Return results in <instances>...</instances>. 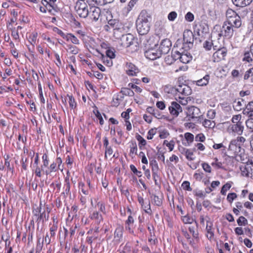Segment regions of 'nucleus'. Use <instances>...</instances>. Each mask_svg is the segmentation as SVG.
<instances>
[{
    "label": "nucleus",
    "instance_id": "obj_54",
    "mask_svg": "<svg viewBox=\"0 0 253 253\" xmlns=\"http://www.w3.org/2000/svg\"><path fill=\"white\" fill-rule=\"evenodd\" d=\"M253 76V67L250 68L249 70H247L244 77V79L245 80H248L250 78H251Z\"/></svg>",
    "mask_w": 253,
    "mask_h": 253
},
{
    "label": "nucleus",
    "instance_id": "obj_40",
    "mask_svg": "<svg viewBox=\"0 0 253 253\" xmlns=\"http://www.w3.org/2000/svg\"><path fill=\"white\" fill-rule=\"evenodd\" d=\"M212 40L209 39L203 43V47L206 50H210L212 48Z\"/></svg>",
    "mask_w": 253,
    "mask_h": 253
},
{
    "label": "nucleus",
    "instance_id": "obj_56",
    "mask_svg": "<svg viewBox=\"0 0 253 253\" xmlns=\"http://www.w3.org/2000/svg\"><path fill=\"white\" fill-rule=\"evenodd\" d=\"M250 52H246L244 54V58L243 59V60L244 61H247L248 62H251L253 61V59L252 57L251 56L250 54Z\"/></svg>",
    "mask_w": 253,
    "mask_h": 253
},
{
    "label": "nucleus",
    "instance_id": "obj_21",
    "mask_svg": "<svg viewBox=\"0 0 253 253\" xmlns=\"http://www.w3.org/2000/svg\"><path fill=\"white\" fill-rule=\"evenodd\" d=\"M184 138L185 141H183V144L186 146H189L193 142L194 136L190 132H186L184 133Z\"/></svg>",
    "mask_w": 253,
    "mask_h": 253
},
{
    "label": "nucleus",
    "instance_id": "obj_12",
    "mask_svg": "<svg viewBox=\"0 0 253 253\" xmlns=\"http://www.w3.org/2000/svg\"><path fill=\"white\" fill-rule=\"evenodd\" d=\"M187 114V116L191 119H197L201 115L200 109L195 106L188 107Z\"/></svg>",
    "mask_w": 253,
    "mask_h": 253
},
{
    "label": "nucleus",
    "instance_id": "obj_35",
    "mask_svg": "<svg viewBox=\"0 0 253 253\" xmlns=\"http://www.w3.org/2000/svg\"><path fill=\"white\" fill-rule=\"evenodd\" d=\"M204 127L209 128H212L215 126V124L213 121L205 119L203 122Z\"/></svg>",
    "mask_w": 253,
    "mask_h": 253
},
{
    "label": "nucleus",
    "instance_id": "obj_20",
    "mask_svg": "<svg viewBox=\"0 0 253 253\" xmlns=\"http://www.w3.org/2000/svg\"><path fill=\"white\" fill-rule=\"evenodd\" d=\"M245 102L242 99L235 100L233 103V107L235 110L237 111H241L245 106Z\"/></svg>",
    "mask_w": 253,
    "mask_h": 253
},
{
    "label": "nucleus",
    "instance_id": "obj_37",
    "mask_svg": "<svg viewBox=\"0 0 253 253\" xmlns=\"http://www.w3.org/2000/svg\"><path fill=\"white\" fill-rule=\"evenodd\" d=\"M121 92L125 95L129 96H133L134 94L133 91L128 87H123Z\"/></svg>",
    "mask_w": 253,
    "mask_h": 253
},
{
    "label": "nucleus",
    "instance_id": "obj_13",
    "mask_svg": "<svg viewBox=\"0 0 253 253\" xmlns=\"http://www.w3.org/2000/svg\"><path fill=\"white\" fill-rule=\"evenodd\" d=\"M137 200L144 211L149 214H151L152 210L150 202L149 201L145 202L143 198L139 195L137 196Z\"/></svg>",
    "mask_w": 253,
    "mask_h": 253
},
{
    "label": "nucleus",
    "instance_id": "obj_27",
    "mask_svg": "<svg viewBox=\"0 0 253 253\" xmlns=\"http://www.w3.org/2000/svg\"><path fill=\"white\" fill-rule=\"evenodd\" d=\"M206 230L208 233V238L211 239H212L214 236V233L212 230V223L209 220L207 221Z\"/></svg>",
    "mask_w": 253,
    "mask_h": 253
},
{
    "label": "nucleus",
    "instance_id": "obj_9",
    "mask_svg": "<svg viewBox=\"0 0 253 253\" xmlns=\"http://www.w3.org/2000/svg\"><path fill=\"white\" fill-rule=\"evenodd\" d=\"M171 46L170 41L168 39H165L162 41L158 49L162 55L166 54L170 50Z\"/></svg>",
    "mask_w": 253,
    "mask_h": 253
},
{
    "label": "nucleus",
    "instance_id": "obj_53",
    "mask_svg": "<svg viewBox=\"0 0 253 253\" xmlns=\"http://www.w3.org/2000/svg\"><path fill=\"white\" fill-rule=\"evenodd\" d=\"M189 231L192 234L193 237L195 239L198 238V233L197 231H195V228L194 226H189L188 227Z\"/></svg>",
    "mask_w": 253,
    "mask_h": 253
},
{
    "label": "nucleus",
    "instance_id": "obj_57",
    "mask_svg": "<svg viewBox=\"0 0 253 253\" xmlns=\"http://www.w3.org/2000/svg\"><path fill=\"white\" fill-rule=\"evenodd\" d=\"M114 0H95V3L99 5H104L112 2Z\"/></svg>",
    "mask_w": 253,
    "mask_h": 253
},
{
    "label": "nucleus",
    "instance_id": "obj_10",
    "mask_svg": "<svg viewBox=\"0 0 253 253\" xmlns=\"http://www.w3.org/2000/svg\"><path fill=\"white\" fill-rule=\"evenodd\" d=\"M212 55V59L214 62H219L224 59L227 54V49L225 47L217 49Z\"/></svg>",
    "mask_w": 253,
    "mask_h": 253
},
{
    "label": "nucleus",
    "instance_id": "obj_5",
    "mask_svg": "<svg viewBox=\"0 0 253 253\" xmlns=\"http://www.w3.org/2000/svg\"><path fill=\"white\" fill-rule=\"evenodd\" d=\"M227 20L225 22L234 24V27L239 28L241 25L240 17L231 9H228L226 13Z\"/></svg>",
    "mask_w": 253,
    "mask_h": 253
},
{
    "label": "nucleus",
    "instance_id": "obj_51",
    "mask_svg": "<svg viewBox=\"0 0 253 253\" xmlns=\"http://www.w3.org/2000/svg\"><path fill=\"white\" fill-rule=\"evenodd\" d=\"M242 116L240 114L234 115L232 118V122L233 124H237L238 123H242L241 122Z\"/></svg>",
    "mask_w": 253,
    "mask_h": 253
},
{
    "label": "nucleus",
    "instance_id": "obj_49",
    "mask_svg": "<svg viewBox=\"0 0 253 253\" xmlns=\"http://www.w3.org/2000/svg\"><path fill=\"white\" fill-rule=\"evenodd\" d=\"M138 0H130V1L128 2V4L127 7L126 8V12L128 13L132 8V7L134 6L135 4Z\"/></svg>",
    "mask_w": 253,
    "mask_h": 253
},
{
    "label": "nucleus",
    "instance_id": "obj_43",
    "mask_svg": "<svg viewBox=\"0 0 253 253\" xmlns=\"http://www.w3.org/2000/svg\"><path fill=\"white\" fill-rule=\"evenodd\" d=\"M41 238H38L37 243L36 247V251L37 253H40L43 248L44 242L42 240L41 242Z\"/></svg>",
    "mask_w": 253,
    "mask_h": 253
},
{
    "label": "nucleus",
    "instance_id": "obj_28",
    "mask_svg": "<svg viewBox=\"0 0 253 253\" xmlns=\"http://www.w3.org/2000/svg\"><path fill=\"white\" fill-rule=\"evenodd\" d=\"M59 169V168L56 166V164L53 162L51 163L47 169L45 170V174L48 175L52 172H56Z\"/></svg>",
    "mask_w": 253,
    "mask_h": 253
},
{
    "label": "nucleus",
    "instance_id": "obj_3",
    "mask_svg": "<svg viewBox=\"0 0 253 253\" xmlns=\"http://www.w3.org/2000/svg\"><path fill=\"white\" fill-rule=\"evenodd\" d=\"M234 28H236L234 27V24L224 22L222 27H220L219 31L218 32V36L229 39L233 35Z\"/></svg>",
    "mask_w": 253,
    "mask_h": 253
},
{
    "label": "nucleus",
    "instance_id": "obj_33",
    "mask_svg": "<svg viewBox=\"0 0 253 253\" xmlns=\"http://www.w3.org/2000/svg\"><path fill=\"white\" fill-rule=\"evenodd\" d=\"M79 188L80 190H81L82 193L85 195H87L89 194L88 189H89L87 185H86L84 183L80 182L79 183Z\"/></svg>",
    "mask_w": 253,
    "mask_h": 253
},
{
    "label": "nucleus",
    "instance_id": "obj_24",
    "mask_svg": "<svg viewBox=\"0 0 253 253\" xmlns=\"http://www.w3.org/2000/svg\"><path fill=\"white\" fill-rule=\"evenodd\" d=\"M124 227L119 225L118 226L114 232V239L116 241H120L123 237Z\"/></svg>",
    "mask_w": 253,
    "mask_h": 253
},
{
    "label": "nucleus",
    "instance_id": "obj_45",
    "mask_svg": "<svg viewBox=\"0 0 253 253\" xmlns=\"http://www.w3.org/2000/svg\"><path fill=\"white\" fill-rule=\"evenodd\" d=\"M130 169L133 172V173L137 175L138 177H140L142 176V174L141 171L138 170L133 165H130Z\"/></svg>",
    "mask_w": 253,
    "mask_h": 253
},
{
    "label": "nucleus",
    "instance_id": "obj_14",
    "mask_svg": "<svg viewBox=\"0 0 253 253\" xmlns=\"http://www.w3.org/2000/svg\"><path fill=\"white\" fill-rule=\"evenodd\" d=\"M126 72L127 75L131 76H136L139 72L138 69L132 63H127L126 66Z\"/></svg>",
    "mask_w": 253,
    "mask_h": 253
},
{
    "label": "nucleus",
    "instance_id": "obj_7",
    "mask_svg": "<svg viewBox=\"0 0 253 253\" xmlns=\"http://www.w3.org/2000/svg\"><path fill=\"white\" fill-rule=\"evenodd\" d=\"M144 54L146 58L151 60H156L162 56L157 45H155L154 47L146 50Z\"/></svg>",
    "mask_w": 253,
    "mask_h": 253
},
{
    "label": "nucleus",
    "instance_id": "obj_63",
    "mask_svg": "<svg viewBox=\"0 0 253 253\" xmlns=\"http://www.w3.org/2000/svg\"><path fill=\"white\" fill-rule=\"evenodd\" d=\"M177 15V14L176 12H175V11L170 12L168 14V19L170 21H173L176 18Z\"/></svg>",
    "mask_w": 253,
    "mask_h": 253
},
{
    "label": "nucleus",
    "instance_id": "obj_1",
    "mask_svg": "<svg viewBox=\"0 0 253 253\" xmlns=\"http://www.w3.org/2000/svg\"><path fill=\"white\" fill-rule=\"evenodd\" d=\"M150 17L145 10L139 14L136 21V29L139 34L144 35L148 33L150 27Z\"/></svg>",
    "mask_w": 253,
    "mask_h": 253
},
{
    "label": "nucleus",
    "instance_id": "obj_46",
    "mask_svg": "<svg viewBox=\"0 0 253 253\" xmlns=\"http://www.w3.org/2000/svg\"><path fill=\"white\" fill-rule=\"evenodd\" d=\"M237 197V195L235 193H229L227 197V201L229 203H232L233 201Z\"/></svg>",
    "mask_w": 253,
    "mask_h": 253
},
{
    "label": "nucleus",
    "instance_id": "obj_23",
    "mask_svg": "<svg viewBox=\"0 0 253 253\" xmlns=\"http://www.w3.org/2000/svg\"><path fill=\"white\" fill-rule=\"evenodd\" d=\"M210 79V75H206L203 78L195 81V84L198 86H206L208 84Z\"/></svg>",
    "mask_w": 253,
    "mask_h": 253
},
{
    "label": "nucleus",
    "instance_id": "obj_19",
    "mask_svg": "<svg viewBox=\"0 0 253 253\" xmlns=\"http://www.w3.org/2000/svg\"><path fill=\"white\" fill-rule=\"evenodd\" d=\"M43 6H40V10L42 13H46L48 12L50 13L53 9V5L48 3V1L46 0H42Z\"/></svg>",
    "mask_w": 253,
    "mask_h": 253
},
{
    "label": "nucleus",
    "instance_id": "obj_61",
    "mask_svg": "<svg viewBox=\"0 0 253 253\" xmlns=\"http://www.w3.org/2000/svg\"><path fill=\"white\" fill-rule=\"evenodd\" d=\"M202 168L206 172L208 173H211V166L206 163H203L202 164Z\"/></svg>",
    "mask_w": 253,
    "mask_h": 253
},
{
    "label": "nucleus",
    "instance_id": "obj_62",
    "mask_svg": "<svg viewBox=\"0 0 253 253\" xmlns=\"http://www.w3.org/2000/svg\"><path fill=\"white\" fill-rule=\"evenodd\" d=\"M185 19L188 22H192L194 20V16L191 12H188L185 16Z\"/></svg>",
    "mask_w": 253,
    "mask_h": 253
},
{
    "label": "nucleus",
    "instance_id": "obj_58",
    "mask_svg": "<svg viewBox=\"0 0 253 253\" xmlns=\"http://www.w3.org/2000/svg\"><path fill=\"white\" fill-rule=\"evenodd\" d=\"M195 139L197 142H203L205 141L206 137L203 133H199L196 135Z\"/></svg>",
    "mask_w": 253,
    "mask_h": 253
},
{
    "label": "nucleus",
    "instance_id": "obj_31",
    "mask_svg": "<svg viewBox=\"0 0 253 253\" xmlns=\"http://www.w3.org/2000/svg\"><path fill=\"white\" fill-rule=\"evenodd\" d=\"M108 25H109L112 28L114 33V36L116 37V35H117L120 32V29L117 28V26H115V23L114 20H111L108 21Z\"/></svg>",
    "mask_w": 253,
    "mask_h": 253
},
{
    "label": "nucleus",
    "instance_id": "obj_17",
    "mask_svg": "<svg viewBox=\"0 0 253 253\" xmlns=\"http://www.w3.org/2000/svg\"><path fill=\"white\" fill-rule=\"evenodd\" d=\"M183 41L184 43L192 45L194 42V36L191 31L185 30L183 33Z\"/></svg>",
    "mask_w": 253,
    "mask_h": 253
},
{
    "label": "nucleus",
    "instance_id": "obj_34",
    "mask_svg": "<svg viewBox=\"0 0 253 253\" xmlns=\"http://www.w3.org/2000/svg\"><path fill=\"white\" fill-rule=\"evenodd\" d=\"M38 36V34L37 32H32L29 35V42L31 43L32 45H34L36 44Z\"/></svg>",
    "mask_w": 253,
    "mask_h": 253
},
{
    "label": "nucleus",
    "instance_id": "obj_26",
    "mask_svg": "<svg viewBox=\"0 0 253 253\" xmlns=\"http://www.w3.org/2000/svg\"><path fill=\"white\" fill-rule=\"evenodd\" d=\"M90 216V218L94 220L97 224H99L103 219L102 215L97 211H94Z\"/></svg>",
    "mask_w": 253,
    "mask_h": 253
},
{
    "label": "nucleus",
    "instance_id": "obj_38",
    "mask_svg": "<svg viewBox=\"0 0 253 253\" xmlns=\"http://www.w3.org/2000/svg\"><path fill=\"white\" fill-rule=\"evenodd\" d=\"M163 145L167 146L169 148V151H172L175 145V142L173 140H171L170 141L165 140L163 142Z\"/></svg>",
    "mask_w": 253,
    "mask_h": 253
},
{
    "label": "nucleus",
    "instance_id": "obj_42",
    "mask_svg": "<svg viewBox=\"0 0 253 253\" xmlns=\"http://www.w3.org/2000/svg\"><path fill=\"white\" fill-rule=\"evenodd\" d=\"M152 200L153 201V202L154 204L157 206H160L162 204V199L159 198L158 196H156L155 195H152L151 196Z\"/></svg>",
    "mask_w": 253,
    "mask_h": 253
},
{
    "label": "nucleus",
    "instance_id": "obj_41",
    "mask_svg": "<svg viewBox=\"0 0 253 253\" xmlns=\"http://www.w3.org/2000/svg\"><path fill=\"white\" fill-rule=\"evenodd\" d=\"M181 219L184 224H191L194 221V219L188 214L182 216Z\"/></svg>",
    "mask_w": 253,
    "mask_h": 253
},
{
    "label": "nucleus",
    "instance_id": "obj_64",
    "mask_svg": "<svg viewBox=\"0 0 253 253\" xmlns=\"http://www.w3.org/2000/svg\"><path fill=\"white\" fill-rule=\"evenodd\" d=\"M246 124L248 128L253 131V119L251 118L247 120L246 122Z\"/></svg>",
    "mask_w": 253,
    "mask_h": 253
},
{
    "label": "nucleus",
    "instance_id": "obj_2",
    "mask_svg": "<svg viewBox=\"0 0 253 253\" xmlns=\"http://www.w3.org/2000/svg\"><path fill=\"white\" fill-rule=\"evenodd\" d=\"M246 139L243 136H238L232 139L229 143L228 151L232 157H234L241 152Z\"/></svg>",
    "mask_w": 253,
    "mask_h": 253
},
{
    "label": "nucleus",
    "instance_id": "obj_59",
    "mask_svg": "<svg viewBox=\"0 0 253 253\" xmlns=\"http://www.w3.org/2000/svg\"><path fill=\"white\" fill-rule=\"evenodd\" d=\"M68 50L70 53L73 54H77L79 52V49L72 45H68Z\"/></svg>",
    "mask_w": 253,
    "mask_h": 253
},
{
    "label": "nucleus",
    "instance_id": "obj_22",
    "mask_svg": "<svg viewBox=\"0 0 253 253\" xmlns=\"http://www.w3.org/2000/svg\"><path fill=\"white\" fill-rule=\"evenodd\" d=\"M243 113L249 117H253V102H250L243 110Z\"/></svg>",
    "mask_w": 253,
    "mask_h": 253
},
{
    "label": "nucleus",
    "instance_id": "obj_6",
    "mask_svg": "<svg viewBox=\"0 0 253 253\" xmlns=\"http://www.w3.org/2000/svg\"><path fill=\"white\" fill-rule=\"evenodd\" d=\"M77 14L82 18H86L89 14L87 4L84 1H77L75 7Z\"/></svg>",
    "mask_w": 253,
    "mask_h": 253
},
{
    "label": "nucleus",
    "instance_id": "obj_47",
    "mask_svg": "<svg viewBox=\"0 0 253 253\" xmlns=\"http://www.w3.org/2000/svg\"><path fill=\"white\" fill-rule=\"evenodd\" d=\"M185 156L186 158L192 161L194 160L193 158V152L189 149H184Z\"/></svg>",
    "mask_w": 253,
    "mask_h": 253
},
{
    "label": "nucleus",
    "instance_id": "obj_30",
    "mask_svg": "<svg viewBox=\"0 0 253 253\" xmlns=\"http://www.w3.org/2000/svg\"><path fill=\"white\" fill-rule=\"evenodd\" d=\"M68 100L70 107L71 109H74L76 107V102L74 98L72 95H67V97L65 98V102Z\"/></svg>",
    "mask_w": 253,
    "mask_h": 253
},
{
    "label": "nucleus",
    "instance_id": "obj_55",
    "mask_svg": "<svg viewBox=\"0 0 253 253\" xmlns=\"http://www.w3.org/2000/svg\"><path fill=\"white\" fill-rule=\"evenodd\" d=\"M156 131L157 129L155 128L150 129L148 132L147 138L149 140L152 139L154 135L156 134Z\"/></svg>",
    "mask_w": 253,
    "mask_h": 253
},
{
    "label": "nucleus",
    "instance_id": "obj_44",
    "mask_svg": "<svg viewBox=\"0 0 253 253\" xmlns=\"http://www.w3.org/2000/svg\"><path fill=\"white\" fill-rule=\"evenodd\" d=\"M150 165L151 167L152 171H159V166L155 160L150 161Z\"/></svg>",
    "mask_w": 253,
    "mask_h": 253
},
{
    "label": "nucleus",
    "instance_id": "obj_29",
    "mask_svg": "<svg viewBox=\"0 0 253 253\" xmlns=\"http://www.w3.org/2000/svg\"><path fill=\"white\" fill-rule=\"evenodd\" d=\"M66 40L71 42L73 44H79L80 41L78 39L71 33H67V36L66 37Z\"/></svg>",
    "mask_w": 253,
    "mask_h": 253
},
{
    "label": "nucleus",
    "instance_id": "obj_11",
    "mask_svg": "<svg viewBox=\"0 0 253 253\" xmlns=\"http://www.w3.org/2000/svg\"><path fill=\"white\" fill-rule=\"evenodd\" d=\"M170 114L176 117L179 113L182 111V109L179 103L175 101H172L169 107Z\"/></svg>",
    "mask_w": 253,
    "mask_h": 253
},
{
    "label": "nucleus",
    "instance_id": "obj_8",
    "mask_svg": "<svg viewBox=\"0 0 253 253\" xmlns=\"http://www.w3.org/2000/svg\"><path fill=\"white\" fill-rule=\"evenodd\" d=\"M172 56L175 60L179 59L181 62L187 64L192 60V56L187 52L186 53H180L179 51H175Z\"/></svg>",
    "mask_w": 253,
    "mask_h": 253
},
{
    "label": "nucleus",
    "instance_id": "obj_25",
    "mask_svg": "<svg viewBox=\"0 0 253 253\" xmlns=\"http://www.w3.org/2000/svg\"><path fill=\"white\" fill-rule=\"evenodd\" d=\"M253 0H232L234 5L238 7H245L249 5Z\"/></svg>",
    "mask_w": 253,
    "mask_h": 253
},
{
    "label": "nucleus",
    "instance_id": "obj_52",
    "mask_svg": "<svg viewBox=\"0 0 253 253\" xmlns=\"http://www.w3.org/2000/svg\"><path fill=\"white\" fill-rule=\"evenodd\" d=\"M57 223H54L52 226L50 228V236L54 237L55 235V232L57 230Z\"/></svg>",
    "mask_w": 253,
    "mask_h": 253
},
{
    "label": "nucleus",
    "instance_id": "obj_39",
    "mask_svg": "<svg viewBox=\"0 0 253 253\" xmlns=\"http://www.w3.org/2000/svg\"><path fill=\"white\" fill-rule=\"evenodd\" d=\"M220 37H219L217 40H212V42L213 43V46L212 48L213 50H215L216 49L219 48H221L223 47L222 46V44L221 43V42L219 41Z\"/></svg>",
    "mask_w": 253,
    "mask_h": 253
},
{
    "label": "nucleus",
    "instance_id": "obj_16",
    "mask_svg": "<svg viewBox=\"0 0 253 253\" xmlns=\"http://www.w3.org/2000/svg\"><path fill=\"white\" fill-rule=\"evenodd\" d=\"M229 130H231L233 133H235L238 135H241L244 129V126L242 123L233 124L229 126Z\"/></svg>",
    "mask_w": 253,
    "mask_h": 253
},
{
    "label": "nucleus",
    "instance_id": "obj_36",
    "mask_svg": "<svg viewBox=\"0 0 253 253\" xmlns=\"http://www.w3.org/2000/svg\"><path fill=\"white\" fill-rule=\"evenodd\" d=\"M211 165L215 169L223 168V164L221 162H219L217 158L213 159V161L211 163Z\"/></svg>",
    "mask_w": 253,
    "mask_h": 253
},
{
    "label": "nucleus",
    "instance_id": "obj_4",
    "mask_svg": "<svg viewBox=\"0 0 253 253\" xmlns=\"http://www.w3.org/2000/svg\"><path fill=\"white\" fill-rule=\"evenodd\" d=\"M119 33L116 35V37H114L118 39V48L119 49H122L124 48H126L130 46L133 43V42L135 41L132 35L128 34L123 35L119 38Z\"/></svg>",
    "mask_w": 253,
    "mask_h": 253
},
{
    "label": "nucleus",
    "instance_id": "obj_50",
    "mask_svg": "<svg viewBox=\"0 0 253 253\" xmlns=\"http://www.w3.org/2000/svg\"><path fill=\"white\" fill-rule=\"evenodd\" d=\"M34 168L35 169H33V171L34 172L36 176L38 177H41L42 175V171L40 167H39L38 165H35V166H34Z\"/></svg>",
    "mask_w": 253,
    "mask_h": 253
},
{
    "label": "nucleus",
    "instance_id": "obj_48",
    "mask_svg": "<svg viewBox=\"0 0 253 253\" xmlns=\"http://www.w3.org/2000/svg\"><path fill=\"white\" fill-rule=\"evenodd\" d=\"M237 222L239 226H245L248 223L247 219L243 216H240L239 218L237 219Z\"/></svg>",
    "mask_w": 253,
    "mask_h": 253
},
{
    "label": "nucleus",
    "instance_id": "obj_60",
    "mask_svg": "<svg viewBox=\"0 0 253 253\" xmlns=\"http://www.w3.org/2000/svg\"><path fill=\"white\" fill-rule=\"evenodd\" d=\"M92 72V73H90V75H89V76L90 77L93 76L99 80H101L103 78V75L100 72L98 71H93Z\"/></svg>",
    "mask_w": 253,
    "mask_h": 253
},
{
    "label": "nucleus",
    "instance_id": "obj_15",
    "mask_svg": "<svg viewBox=\"0 0 253 253\" xmlns=\"http://www.w3.org/2000/svg\"><path fill=\"white\" fill-rule=\"evenodd\" d=\"M175 91H177L182 95L185 96L190 95L192 92L190 87L185 84L178 85L177 87L175 89Z\"/></svg>",
    "mask_w": 253,
    "mask_h": 253
},
{
    "label": "nucleus",
    "instance_id": "obj_32",
    "mask_svg": "<svg viewBox=\"0 0 253 253\" xmlns=\"http://www.w3.org/2000/svg\"><path fill=\"white\" fill-rule=\"evenodd\" d=\"M232 182L229 181L226 183L221 188L220 193L223 195H225L226 194L227 191L229 190L232 185Z\"/></svg>",
    "mask_w": 253,
    "mask_h": 253
},
{
    "label": "nucleus",
    "instance_id": "obj_18",
    "mask_svg": "<svg viewBox=\"0 0 253 253\" xmlns=\"http://www.w3.org/2000/svg\"><path fill=\"white\" fill-rule=\"evenodd\" d=\"M89 16L91 19L94 21H96L98 20L101 13L100 9L98 7H90Z\"/></svg>",
    "mask_w": 253,
    "mask_h": 253
}]
</instances>
